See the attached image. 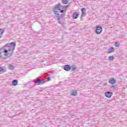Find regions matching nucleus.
<instances>
[{"label": "nucleus", "instance_id": "9", "mask_svg": "<svg viewBox=\"0 0 127 127\" xmlns=\"http://www.w3.org/2000/svg\"><path fill=\"white\" fill-rule=\"evenodd\" d=\"M64 69L65 71H69V70H71V66L68 64H66L64 66Z\"/></svg>", "mask_w": 127, "mask_h": 127}, {"label": "nucleus", "instance_id": "21", "mask_svg": "<svg viewBox=\"0 0 127 127\" xmlns=\"http://www.w3.org/2000/svg\"><path fill=\"white\" fill-rule=\"evenodd\" d=\"M111 89H115L116 88V85H112V86H111Z\"/></svg>", "mask_w": 127, "mask_h": 127}, {"label": "nucleus", "instance_id": "18", "mask_svg": "<svg viewBox=\"0 0 127 127\" xmlns=\"http://www.w3.org/2000/svg\"><path fill=\"white\" fill-rule=\"evenodd\" d=\"M3 32H4V29H0V35H2L3 34Z\"/></svg>", "mask_w": 127, "mask_h": 127}, {"label": "nucleus", "instance_id": "2", "mask_svg": "<svg viewBox=\"0 0 127 127\" xmlns=\"http://www.w3.org/2000/svg\"><path fill=\"white\" fill-rule=\"evenodd\" d=\"M15 43L11 42L4 45L3 47H8V50L10 53L13 54L14 49H15Z\"/></svg>", "mask_w": 127, "mask_h": 127}, {"label": "nucleus", "instance_id": "4", "mask_svg": "<svg viewBox=\"0 0 127 127\" xmlns=\"http://www.w3.org/2000/svg\"><path fill=\"white\" fill-rule=\"evenodd\" d=\"M33 82H34V83L35 84H44V83H45V81H44V80H40V78L39 77H37L35 80H33Z\"/></svg>", "mask_w": 127, "mask_h": 127}, {"label": "nucleus", "instance_id": "22", "mask_svg": "<svg viewBox=\"0 0 127 127\" xmlns=\"http://www.w3.org/2000/svg\"><path fill=\"white\" fill-rule=\"evenodd\" d=\"M76 70V67H72V71H75Z\"/></svg>", "mask_w": 127, "mask_h": 127}, {"label": "nucleus", "instance_id": "7", "mask_svg": "<svg viewBox=\"0 0 127 127\" xmlns=\"http://www.w3.org/2000/svg\"><path fill=\"white\" fill-rule=\"evenodd\" d=\"M105 95L107 98H111L113 96V92L111 91H106L105 93Z\"/></svg>", "mask_w": 127, "mask_h": 127}, {"label": "nucleus", "instance_id": "23", "mask_svg": "<svg viewBox=\"0 0 127 127\" xmlns=\"http://www.w3.org/2000/svg\"><path fill=\"white\" fill-rule=\"evenodd\" d=\"M60 10V13H63V12H64V9H62V10Z\"/></svg>", "mask_w": 127, "mask_h": 127}, {"label": "nucleus", "instance_id": "8", "mask_svg": "<svg viewBox=\"0 0 127 127\" xmlns=\"http://www.w3.org/2000/svg\"><path fill=\"white\" fill-rule=\"evenodd\" d=\"M117 82V80L115 79L114 78H112L110 79H109V84H112V85L114 84H115V83Z\"/></svg>", "mask_w": 127, "mask_h": 127}, {"label": "nucleus", "instance_id": "1", "mask_svg": "<svg viewBox=\"0 0 127 127\" xmlns=\"http://www.w3.org/2000/svg\"><path fill=\"white\" fill-rule=\"evenodd\" d=\"M69 7V5L66 7L65 6H63L61 5V3H59L57 5H55V8H54V12H55V14H57V15H59V12L58 10H61V9H64L66 8V7Z\"/></svg>", "mask_w": 127, "mask_h": 127}, {"label": "nucleus", "instance_id": "14", "mask_svg": "<svg viewBox=\"0 0 127 127\" xmlns=\"http://www.w3.org/2000/svg\"><path fill=\"white\" fill-rule=\"evenodd\" d=\"M69 2V0H62V2L64 4H67Z\"/></svg>", "mask_w": 127, "mask_h": 127}, {"label": "nucleus", "instance_id": "29", "mask_svg": "<svg viewBox=\"0 0 127 127\" xmlns=\"http://www.w3.org/2000/svg\"><path fill=\"white\" fill-rule=\"evenodd\" d=\"M1 37V36H0V38Z\"/></svg>", "mask_w": 127, "mask_h": 127}, {"label": "nucleus", "instance_id": "3", "mask_svg": "<svg viewBox=\"0 0 127 127\" xmlns=\"http://www.w3.org/2000/svg\"><path fill=\"white\" fill-rule=\"evenodd\" d=\"M4 53V55L6 57H10L12 55V53H8V51L4 50V49L1 48L0 49V57H2L1 54Z\"/></svg>", "mask_w": 127, "mask_h": 127}, {"label": "nucleus", "instance_id": "25", "mask_svg": "<svg viewBox=\"0 0 127 127\" xmlns=\"http://www.w3.org/2000/svg\"><path fill=\"white\" fill-rule=\"evenodd\" d=\"M80 19H81V20H83V16H82L81 15L80 17Z\"/></svg>", "mask_w": 127, "mask_h": 127}, {"label": "nucleus", "instance_id": "20", "mask_svg": "<svg viewBox=\"0 0 127 127\" xmlns=\"http://www.w3.org/2000/svg\"><path fill=\"white\" fill-rule=\"evenodd\" d=\"M1 73H3V68H2L1 67H0V74H1Z\"/></svg>", "mask_w": 127, "mask_h": 127}, {"label": "nucleus", "instance_id": "6", "mask_svg": "<svg viewBox=\"0 0 127 127\" xmlns=\"http://www.w3.org/2000/svg\"><path fill=\"white\" fill-rule=\"evenodd\" d=\"M25 85H28V88H30V89L35 86V83H34V81H30L29 83H27Z\"/></svg>", "mask_w": 127, "mask_h": 127}, {"label": "nucleus", "instance_id": "12", "mask_svg": "<svg viewBox=\"0 0 127 127\" xmlns=\"http://www.w3.org/2000/svg\"><path fill=\"white\" fill-rule=\"evenodd\" d=\"M113 52H115V49L113 47H111L108 49L107 53L110 54V53H113Z\"/></svg>", "mask_w": 127, "mask_h": 127}, {"label": "nucleus", "instance_id": "28", "mask_svg": "<svg viewBox=\"0 0 127 127\" xmlns=\"http://www.w3.org/2000/svg\"><path fill=\"white\" fill-rule=\"evenodd\" d=\"M64 15H65V14H61L62 17L63 16H64Z\"/></svg>", "mask_w": 127, "mask_h": 127}, {"label": "nucleus", "instance_id": "19", "mask_svg": "<svg viewBox=\"0 0 127 127\" xmlns=\"http://www.w3.org/2000/svg\"><path fill=\"white\" fill-rule=\"evenodd\" d=\"M115 47H119L120 46V43L116 42L115 44Z\"/></svg>", "mask_w": 127, "mask_h": 127}, {"label": "nucleus", "instance_id": "11", "mask_svg": "<svg viewBox=\"0 0 127 127\" xmlns=\"http://www.w3.org/2000/svg\"><path fill=\"white\" fill-rule=\"evenodd\" d=\"M81 16H86V13H85L84 11H86V8H83L81 9Z\"/></svg>", "mask_w": 127, "mask_h": 127}, {"label": "nucleus", "instance_id": "10", "mask_svg": "<svg viewBox=\"0 0 127 127\" xmlns=\"http://www.w3.org/2000/svg\"><path fill=\"white\" fill-rule=\"evenodd\" d=\"M78 16H79V14L77 12H75L72 14L73 19H77V18H78Z\"/></svg>", "mask_w": 127, "mask_h": 127}, {"label": "nucleus", "instance_id": "27", "mask_svg": "<svg viewBox=\"0 0 127 127\" xmlns=\"http://www.w3.org/2000/svg\"><path fill=\"white\" fill-rule=\"evenodd\" d=\"M59 24H61L62 23V22L61 21H59Z\"/></svg>", "mask_w": 127, "mask_h": 127}, {"label": "nucleus", "instance_id": "24", "mask_svg": "<svg viewBox=\"0 0 127 127\" xmlns=\"http://www.w3.org/2000/svg\"><path fill=\"white\" fill-rule=\"evenodd\" d=\"M50 80V77H48V78H47V81H49Z\"/></svg>", "mask_w": 127, "mask_h": 127}, {"label": "nucleus", "instance_id": "17", "mask_svg": "<svg viewBox=\"0 0 127 127\" xmlns=\"http://www.w3.org/2000/svg\"><path fill=\"white\" fill-rule=\"evenodd\" d=\"M8 68L9 69V70H13V69H14V66L10 64L8 65Z\"/></svg>", "mask_w": 127, "mask_h": 127}, {"label": "nucleus", "instance_id": "15", "mask_svg": "<svg viewBox=\"0 0 127 127\" xmlns=\"http://www.w3.org/2000/svg\"><path fill=\"white\" fill-rule=\"evenodd\" d=\"M70 95H72V96H77V90H73Z\"/></svg>", "mask_w": 127, "mask_h": 127}, {"label": "nucleus", "instance_id": "5", "mask_svg": "<svg viewBox=\"0 0 127 127\" xmlns=\"http://www.w3.org/2000/svg\"><path fill=\"white\" fill-rule=\"evenodd\" d=\"M102 31H103V28H102V27H100L99 26H96V33L97 34H101V33H102Z\"/></svg>", "mask_w": 127, "mask_h": 127}, {"label": "nucleus", "instance_id": "26", "mask_svg": "<svg viewBox=\"0 0 127 127\" xmlns=\"http://www.w3.org/2000/svg\"><path fill=\"white\" fill-rule=\"evenodd\" d=\"M58 20H59V21L60 20V17H59V16L58 17Z\"/></svg>", "mask_w": 127, "mask_h": 127}, {"label": "nucleus", "instance_id": "13", "mask_svg": "<svg viewBox=\"0 0 127 127\" xmlns=\"http://www.w3.org/2000/svg\"><path fill=\"white\" fill-rule=\"evenodd\" d=\"M18 83V81H17V80L16 79H14L13 80H12V85L13 86H16V85H17Z\"/></svg>", "mask_w": 127, "mask_h": 127}, {"label": "nucleus", "instance_id": "16", "mask_svg": "<svg viewBox=\"0 0 127 127\" xmlns=\"http://www.w3.org/2000/svg\"><path fill=\"white\" fill-rule=\"evenodd\" d=\"M114 59H115V57H114V56H111L109 57V60H110V61H113Z\"/></svg>", "mask_w": 127, "mask_h": 127}]
</instances>
